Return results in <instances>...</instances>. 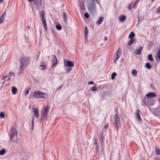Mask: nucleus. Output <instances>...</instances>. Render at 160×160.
<instances>
[{
	"label": "nucleus",
	"instance_id": "1",
	"mask_svg": "<svg viewBox=\"0 0 160 160\" xmlns=\"http://www.w3.org/2000/svg\"><path fill=\"white\" fill-rule=\"evenodd\" d=\"M31 61V58L30 57L23 56L21 57L19 60L20 65L19 68V73H22L24 68L28 66Z\"/></svg>",
	"mask_w": 160,
	"mask_h": 160
},
{
	"label": "nucleus",
	"instance_id": "2",
	"mask_svg": "<svg viewBox=\"0 0 160 160\" xmlns=\"http://www.w3.org/2000/svg\"><path fill=\"white\" fill-rule=\"evenodd\" d=\"M10 138L11 142H16L17 140H18V132L16 129L14 127L12 128L10 130Z\"/></svg>",
	"mask_w": 160,
	"mask_h": 160
},
{
	"label": "nucleus",
	"instance_id": "3",
	"mask_svg": "<svg viewBox=\"0 0 160 160\" xmlns=\"http://www.w3.org/2000/svg\"><path fill=\"white\" fill-rule=\"evenodd\" d=\"M33 96L35 98H43L47 97V94L40 91H34L33 92Z\"/></svg>",
	"mask_w": 160,
	"mask_h": 160
},
{
	"label": "nucleus",
	"instance_id": "4",
	"mask_svg": "<svg viewBox=\"0 0 160 160\" xmlns=\"http://www.w3.org/2000/svg\"><path fill=\"white\" fill-rule=\"evenodd\" d=\"M39 16L41 18V20L42 22V24L44 26L45 30L47 31V27L46 22L45 12L43 11H42L40 12Z\"/></svg>",
	"mask_w": 160,
	"mask_h": 160
},
{
	"label": "nucleus",
	"instance_id": "5",
	"mask_svg": "<svg viewBox=\"0 0 160 160\" xmlns=\"http://www.w3.org/2000/svg\"><path fill=\"white\" fill-rule=\"evenodd\" d=\"M115 123L116 127L117 130L118 131L121 126L119 118L117 114L114 116Z\"/></svg>",
	"mask_w": 160,
	"mask_h": 160
},
{
	"label": "nucleus",
	"instance_id": "6",
	"mask_svg": "<svg viewBox=\"0 0 160 160\" xmlns=\"http://www.w3.org/2000/svg\"><path fill=\"white\" fill-rule=\"evenodd\" d=\"M64 66L68 67H72L74 65V63L73 61H67L66 60H64Z\"/></svg>",
	"mask_w": 160,
	"mask_h": 160
},
{
	"label": "nucleus",
	"instance_id": "7",
	"mask_svg": "<svg viewBox=\"0 0 160 160\" xmlns=\"http://www.w3.org/2000/svg\"><path fill=\"white\" fill-rule=\"evenodd\" d=\"M93 141H94V142L93 143V144L95 146L94 148H92V150H93L95 153H97L98 151V139L96 138V137H95L94 138H93Z\"/></svg>",
	"mask_w": 160,
	"mask_h": 160
},
{
	"label": "nucleus",
	"instance_id": "8",
	"mask_svg": "<svg viewBox=\"0 0 160 160\" xmlns=\"http://www.w3.org/2000/svg\"><path fill=\"white\" fill-rule=\"evenodd\" d=\"M96 8V6L95 3H94V4L90 5L88 7V9L90 12L93 13L95 11Z\"/></svg>",
	"mask_w": 160,
	"mask_h": 160
},
{
	"label": "nucleus",
	"instance_id": "9",
	"mask_svg": "<svg viewBox=\"0 0 160 160\" xmlns=\"http://www.w3.org/2000/svg\"><path fill=\"white\" fill-rule=\"evenodd\" d=\"M34 4L38 8L41 7L42 4V0H34Z\"/></svg>",
	"mask_w": 160,
	"mask_h": 160
},
{
	"label": "nucleus",
	"instance_id": "10",
	"mask_svg": "<svg viewBox=\"0 0 160 160\" xmlns=\"http://www.w3.org/2000/svg\"><path fill=\"white\" fill-rule=\"evenodd\" d=\"M52 61V67H54L56 66L58 63V60L55 55H53Z\"/></svg>",
	"mask_w": 160,
	"mask_h": 160
},
{
	"label": "nucleus",
	"instance_id": "11",
	"mask_svg": "<svg viewBox=\"0 0 160 160\" xmlns=\"http://www.w3.org/2000/svg\"><path fill=\"white\" fill-rule=\"evenodd\" d=\"M50 108V106H48L45 107L44 110V111L42 113V118H44L46 117L48 115V110Z\"/></svg>",
	"mask_w": 160,
	"mask_h": 160
},
{
	"label": "nucleus",
	"instance_id": "12",
	"mask_svg": "<svg viewBox=\"0 0 160 160\" xmlns=\"http://www.w3.org/2000/svg\"><path fill=\"white\" fill-rule=\"evenodd\" d=\"M140 111L139 109L137 110L136 112H135V116L137 121L139 122H141L142 119L140 115Z\"/></svg>",
	"mask_w": 160,
	"mask_h": 160
},
{
	"label": "nucleus",
	"instance_id": "13",
	"mask_svg": "<svg viewBox=\"0 0 160 160\" xmlns=\"http://www.w3.org/2000/svg\"><path fill=\"white\" fill-rule=\"evenodd\" d=\"M121 50V49L119 48L118 49L116 52V56L114 60V62H116L117 60L120 57L121 53L120 52Z\"/></svg>",
	"mask_w": 160,
	"mask_h": 160
},
{
	"label": "nucleus",
	"instance_id": "14",
	"mask_svg": "<svg viewBox=\"0 0 160 160\" xmlns=\"http://www.w3.org/2000/svg\"><path fill=\"white\" fill-rule=\"evenodd\" d=\"M156 94L154 92H150L148 93L146 95V96L148 98H153L156 97Z\"/></svg>",
	"mask_w": 160,
	"mask_h": 160
},
{
	"label": "nucleus",
	"instance_id": "15",
	"mask_svg": "<svg viewBox=\"0 0 160 160\" xmlns=\"http://www.w3.org/2000/svg\"><path fill=\"white\" fill-rule=\"evenodd\" d=\"M32 111L34 113V115L37 118H38L39 116V110L37 108H33Z\"/></svg>",
	"mask_w": 160,
	"mask_h": 160
},
{
	"label": "nucleus",
	"instance_id": "16",
	"mask_svg": "<svg viewBox=\"0 0 160 160\" xmlns=\"http://www.w3.org/2000/svg\"><path fill=\"white\" fill-rule=\"evenodd\" d=\"M139 49L135 50V53L136 55H140L141 54V51L143 49V47L139 46Z\"/></svg>",
	"mask_w": 160,
	"mask_h": 160
},
{
	"label": "nucleus",
	"instance_id": "17",
	"mask_svg": "<svg viewBox=\"0 0 160 160\" xmlns=\"http://www.w3.org/2000/svg\"><path fill=\"white\" fill-rule=\"evenodd\" d=\"M62 17H63L64 21L65 23H66L68 19V15L67 13L65 12H63Z\"/></svg>",
	"mask_w": 160,
	"mask_h": 160
},
{
	"label": "nucleus",
	"instance_id": "18",
	"mask_svg": "<svg viewBox=\"0 0 160 160\" xmlns=\"http://www.w3.org/2000/svg\"><path fill=\"white\" fill-rule=\"evenodd\" d=\"M154 101L151 99H148L147 100V103L148 104V106H152L154 105Z\"/></svg>",
	"mask_w": 160,
	"mask_h": 160
},
{
	"label": "nucleus",
	"instance_id": "19",
	"mask_svg": "<svg viewBox=\"0 0 160 160\" xmlns=\"http://www.w3.org/2000/svg\"><path fill=\"white\" fill-rule=\"evenodd\" d=\"M6 12L5 11L4 13L2 15L1 17L0 18V24L2 23L5 20V17L6 15Z\"/></svg>",
	"mask_w": 160,
	"mask_h": 160
},
{
	"label": "nucleus",
	"instance_id": "20",
	"mask_svg": "<svg viewBox=\"0 0 160 160\" xmlns=\"http://www.w3.org/2000/svg\"><path fill=\"white\" fill-rule=\"evenodd\" d=\"M126 17L124 15H122L119 18V19L121 22H123L126 20Z\"/></svg>",
	"mask_w": 160,
	"mask_h": 160
},
{
	"label": "nucleus",
	"instance_id": "21",
	"mask_svg": "<svg viewBox=\"0 0 160 160\" xmlns=\"http://www.w3.org/2000/svg\"><path fill=\"white\" fill-rule=\"evenodd\" d=\"M12 91L13 94H16L17 91V88L14 87H12Z\"/></svg>",
	"mask_w": 160,
	"mask_h": 160
},
{
	"label": "nucleus",
	"instance_id": "22",
	"mask_svg": "<svg viewBox=\"0 0 160 160\" xmlns=\"http://www.w3.org/2000/svg\"><path fill=\"white\" fill-rule=\"evenodd\" d=\"M103 20V18L102 17H99L98 20L97 21V24L98 25L100 24Z\"/></svg>",
	"mask_w": 160,
	"mask_h": 160
},
{
	"label": "nucleus",
	"instance_id": "23",
	"mask_svg": "<svg viewBox=\"0 0 160 160\" xmlns=\"http://www.w3.org/2000/svg\"><path fill=\"white\" fill-rule=\"evenodd\" d=\"M88 29L87 27L85 26V36L86 39H87V35H88Z\"/></svg>",
	"mask_w": 160,
	"mask_h": 160
},
{
	"label": "nucleus",
	"instance_id": "24",
	"mask_svg": "<svg viewBox=\"0 0 160 160\" xmlns=\"http://www.w3.org/2000/svg\"><path fill=\"white\" fill-rule=\"evenodd\" d=\"M79 6L80 8L82 10H85V9L84 4V3L82 2H81L79 3Z\"/></svg>",
	"mask_w": 160,
	"mask_h": 160
},
{
	"label": "nucleus",
	"instance_id": "25",
	"mask_svg": "<svg viewBox=\"0 0 160 160\" xmlns=\"http://www.w3.org/2000/svg\"><path fill=\"white\" fill-rule=\"evenodd\" d=\"M148 59L151 62L153 61V58L152 54H150L148 55Z\"/></svg>",
	"mask_w": 160,
	"mask_h": 160
},
{
	"label": "nucleus",
	"instance_id": "26",
	"mask_svg": "<svg viewBox=\"0 0 160 160\" xmlns=\"http://www.w3.org/2000/svg\"><path fill=\"white\" fill-rule=\"evenodd\" d=\"M142 105L144 106L148 107V104L145 101V99H142Z\"/></svg>",
	"mask_w": 160,
	"mask_h": 160
},
{
	"label": "nucleus",
	"instance_id": "27",
	"mask_svg": "<svg viewBox=\"0 0 160 160\" xmlns=\"http://www.w3.org/2000/svg\"><path fill=\"white\" fill-rule=\"evenodd\" d=\"M145 66L148 69H150L152 68V66L149 62L146 63L145 64Z\"/></svg>",
	"mask_w": 160,
	"mask_h": 160
},
{
	"label": "nucleus",
	"instance_id": "28",
	"mask_svg": "<svg viewBox=\"0 0 160 160\" xmlns=\"http://www.w3.org/2000/svg\"><path fill=\"white\" fill-rule=\"evenodd\" d=\"M66 70V73H69L72 69L71 68L68 67L64 66Z\"/></svg>",
	"mask_w": 160,
	"mask_h": 160
},
{
	"label": "nucleus",
	"instance_id": "29",
	"mask_svg": "<svg viewBox=\"0 0 160 160\" xmlns=\"http://www.w3.org/2000/svg\"><path fill=\"white\" fill-rule=\"evenodd\" d=\"M135 35L133 32H132L129 34V38L133 39V38L134 37Z\"/></svg>",
	"mask_w": 160,
	"mask_h": 160
},
{
	"label": "nucleus",
	"instance_id": "30",
	"mask_svg": "<svg viewBox=\"0 0 160 160\" xmlns=\"http://www.w3.org/2000/svg\"><path fill=\"white\" fill-rule=\"evenodd\" d=\"M56 28L58 30H60L62 29V27L60 24H58L56 26Z\"/></svg>",
	"mask_w": 160,
	"mask_h": 160
},
{
	"label": "nucleus",
	"instance_id": "31",
	"mask_svg": "<svg viewBox=\"0 0 160 160\" xmlns=\"http://www.w3.org/2000/svg\"><path fill=\"white\" fill-rule=\"evenodd\" d=\"M137 74V72L136 70H133L132 71V75L136 76Z\"/></svg>",
	"mask_w": 160,
	"mask_h": 160
},
{
	"label": "nucleus",
	"instance_id": "32",
	"mask_svg": "<svg viewBox=\"0 0 160 160\" xmlns=\"http://www.w3.org/2000/svg\"><path fill=\"white\" fill-rule=\"evenodd\" d=\"M30 89V88H29L25 90L24 92V95L26 96H27L28 94Z\"/></svg>",
	"mask_w": 160,
	"mask_h": 160
},
{
	"label": "nucleus",
	"instance_id": "33",
	"mask_svg": "<svg viewBox=\"0 0 160 160\" xmlns=\"http://www.w3.org/2000/svg\"><path fill=\"white\" fill-rule=\"evenodd\" d=\"M135 41V39H131L130 40L129 42L128 45L129 46H130L132 44L133 42H134Z\"/></svg>",
	"mask_w": 160,
	"mask_h": 160
},
{
	"label": "nucleus",
	"instance_id": "34",
	"mask_svg": "<svg viewBox=\"0 0 160 160\" xmlns=\"http://www.w3.org/2000/svg\"><path fill=\"white\" fill-rule=\"evenodd\" d=\"M6 151L5 149H3L0 151V155H2L6 152Z\"/></svg>",
	"mask_w": 160,
	"mask_h": 160
},
{
	"label": "nucleus",
	"instance_id": "35",
	"mask_svg": "<svg viewBox=\"0 0 160 160\" xmlns=\"http://www.w3.org/2000/svg\"><path fill=\"white\" fill-rule=\"evenodd\" d=\"M117 74L116 72H113L111 74V79H114L115 78V77L116 76Z\"/></svg>",
	"mask_w": 160,
	"mask_h": 160
},
{
	"label": "nucleus",
	"instance_id": "36",
	"mask_svg": "<svg viewBox=\"0 0 160 160\" xmlns=\"http://www.w3.org/2000/svg\"><path fill=\"white\" fill-rule=\"evenodd\" d=\"M40 69L44 70L46 68V67L44 65H40L39 66Z\"/></svg>",
	"mask_w": 160,
	"mask_h": 160
},
{
	"label": "nucleus",
	"instance_id": "37",
	"mask_svg": "<svg viewBox=\"0 0 160 160\" xmlns=\"http://www.w3.org/2000/svg\"><path fill=\"white\" fill-rule=\"evenodd\" d=\"M0 117L1 118H5V114L4 112H0Z\"/></svg>",
	"mask_w": 160,
	"mask_h": 160
},
{
	"label": "nucleus",
	"instance_id": "38",
	"mask_svg": "<svg viewBox=\"0 0 160 160\" xmlns=\"http://www.w3.org/2000/svg\"><path fill=\"white\" fill-rule=\"evenodd\" d=\"M97 90V88L96 87H93L91 88V91H96Z\"/></svg>",
	"mask_w": 160,
	"mask_h": 160
},
{
	"label": "nucleus",
	"instance_id": "39",
	"mask_svg": "<svg viewBox=\"0 0 160 160\" xmlns=\"http://www.w3.org/2000/svg\"><path fill=\"white\" fill-rule=\"evenodd\" d=\"M156 60L159 62L160 61V55H158V56L156 57Z\"/></svg>",
	"mask_w": 160,
	"mask_h": 160
},
{
	"label": "nucleus",
	"instance_id": "40",
	"mask_svg": "<svg viewBox=\"0 0 160 160\" xmlns=\"http://www.w3.org/2000/svg\"><path fill=\"white\" fill-rule=\"evenodd\" d=\"M89 15L88 13H85L84 14V17L86 18H89Z\"/></svg>",
	"mask_w": 160,
	"mask_h": 160
},
{
	"label": "nucleus",
	"instance_id": "41",
	"mask_svg": "<svg viewBox=\"0 0 160 160\" xmlns=\"http://www.w3.org/2000/svg\"><path fill=\"white\" fill-rule=\"evenodd\" d=\"M156 152L157 154L159 155L160 153V150L159 148H156Z\"/></svg>",
	"mask_w": 160,
	"mask_h": 160
},
{
	"label": "nucleus",
	"instance_id": "42",
	"mask_svg": "<svg viewBox=\"0 0 160 160\" xmlns=\"http://www.w3.org/2000/svg\"><path fill=\"white\" fill-rule=\"evenodd\" d=\"M34 118L33 117L32 121V129L33 130V125H34Z\"/></svg>",
	"mask_w": 160,
	"mask_h": 160
},
{
	"label": "nucleus",
	"instance_id": "43",
	"mask_svg": "<svg viewBox=\"0 0 160 160\" xmlns=\"http://www.w3.org/2000/svg\"><path fill=\"white\" fill-rule=\"evenodd\" d=\"M156 13H159L160 14V6L158 7L157 8L156 11Z\"/></svg>",
	"mask_w": 160,
	"mask_h": 160
},
{
	"label": "nucleus",
	"instance_id": "44",
	"mask_svg": "<svg viewBox=\"0 0 160 160\" xmlns=\"http://www.w3.org/2000/svg\"><path fill=\"white\" fill-rule=\"evenodd\" d=\"M101 138L102 139L101 143H102V142H103V140L104 139V137L103 136V134L102 133V134H101Z\"/></svg>",
	"mask_w": 160,
	"mask_h": 160
},
{
	"label": "nucleus",
	"instance_id": "45",
	"mask_svg": "<svg viewBox=\"0 0 160 160\" xmlns=\"http://www.w3.org/2000/svg\"><path fill=\"white\" fill-rule=\"evenodd\" d=\"M132 5L130 3L129 4V6H128V8L129 9H130V10H131V8H132Z\"/></svg>",
	"mask_w": 160,
	"mask_h": 160
},
{
	"label": "nucleus",
	"instance_id": "46",
	"mask_svg": "<svg viewBox=\"0 0 160 160\" xmlns=\"http://www.w3.org/2000/svg\"><path fill=\"white\" fill-rule=\"evenodd\" d=\"M8 74L10 75V76H11L12 75H14V73L12 72H10L9 73H8Z\"/></svg>",
	"mask_w": 160,
	"mask_h": 160
},
{
	"label": "nucleus",
	"instance_id": "47",
	"mask_svg": "<svg viewBox=\"0 0 160 160\" xmlns=\"http://www.w3.org/2000/svg\"><path fill=\"white\" fill-rule=\"evenodd\" d=\"M94 83V82L93 81H90L88 82V84H93Z\"/></svg>",
	"mask_w": 160,
	"mask_h": 160
},
{
	"label": "nucleus",
	"instance_id": "48",
	"mask_svg": "<svg viewBox=\"0 0 160 160\" xmlns=\"http://www.w3.org/2000/svg\"><path fill=\"white\" fill-rule=\"evenodd\" d=\"M62 85H61V86H59V87H58V88H57V90H58L60 88H62Z\"/></svg>",
	"mask_w": 160,
	"mask_h": 160
},
{
	"label": "nucleus",
	"instance_id": "49",
	"mask_svg": "<svg viewBox=\"0 0 160 160\" xmlns=\"http://www.w3.org/2000/svg\"><path fill=\"white\" fill-rule=\"evenodd\" d=\"M139 0H136L135 2V4H137Z\"/></svg>",
	"mask_w": 160,
	"mask_h": 160
},
{
	"label": "nucleus",
	"instance_id": "50",
	"mask_svg": "<svg viewBox=\"0 0 160 160\" xmlns=\"http://www.w3.org/2000/svg\"><path fill=\"white\" fill-rule=\"evenodd\" d=\"M108 127V125H106L105 126H104V128H107Z\"/></svg>",
	"mask_w": 160,
	"mask_h": 160
},
{
	"label": "nucleus",
	"instance_id": "51",
	"mask_svg": "<svg viewBox=\"0 0 160 160\" xmlns=\"http://www.w3.org/2000/svg\"><path fill=\"white\" fill-rule=\"evenodd\" d=\"M158 55H160V48L159 49L158 53Z\"/></svg>",
	"mask_w": 160,
	"mask_h": 160
},
{
	"label": "nucleus",
	"instance_id": "52",
	"mask_svg": "<svg viewBox=\"0 0 160 160\" xmlns=\"http://www.w3.org/2000/svg\"><path fill=\"white\" fill-rule=\"evenodd\" d=\"M136 4H135V3L133 5L132 7V8H134V7H135V5H136Z\"/></svg>",
	"mask_w": 160,
	"mask_h": 160
},
{
	"label": "nucleus",
	"instance_id": "53",
	"mask_svg": "<svg viewBox=\"0 0 160 160\" xmlns=\"http://www.w3.org/2000/svg\"><path fill=\"white\" fill-rule=\"evenodd\" d=\"M39 52H38V55H37V59H38V58L39 56Z\"/></svg>",
	"mask_w": 160,
	"mask_h": 160
},
{
	"label": "nucleus",
	"instance_id": "54",
	"mask_svg": "<svg viewBox=\"0 0 160 160\" xmlns=\"http://www.w3.org/2000/svg\"><path fill=\"white\" fill-rule=\"evenodd\" d=\"M34 0H28V1L29 2H32V1H34Z\"/></svg>",
	"mask_w": 160,
	"mask_h": 160
},
{
	"label": "nucleus",
	"instance_id": "55",
	"mask_svg": "<svg viewBox=\"0 0 160 160\" xmlns=\"http://www.w3.org/2000/svg\"><path fill=\"white\" fill-rule=\"evenodd\" d=\"M151 87H152V88H153L154 86L153 84H151Z\"/></svg>",
	"mask_w": 160,
	"mask_h": 160
},
{
	"label": "nucleus",
	"instance_id": "56",
	"mask_svg": "<svg viewBox=\"0 0 160 160\" xmlns=\"http://www.w3.org/2000/svg\"><path fill=\"white\" fill-rule=\"evenodd\" d=\"M107 37H105L104 38V40L105 41H106L107 40Z\"/></svg>",
	"mask_w": 160,
	"mask_h": 160
},
{
	"label": "nucleus",
	"instance_id": "57",
	"mask_svg": "<svg viewBox=\"0 0 160 160\" xmlns=\"http://www.w3.org/2000/svg\"><path fill=\"white\" fill-rule=\"evenodd\" d=\"M27 28L28 29H29L30 28V26H27Z\"/></svg>",
	"mask_w": 160,
	"mask_h": 160
},
{
	"label": "nucleus",
	"instance_id": "58",
	"mask_svg": "<svg viewBox=\"0 0 160 160\" xmlns=\"http://www.w3.org/2000/svg\"><path fill=\"white\" fill-rule=\"evenodd\" d=\"M7 77V76H4V77H3V79L4 80L5 79V78H6Z\"/></svg>",
	"mask_w": 160,
	"mask_h": 160
},
{
	"label": "nucleus",
	"instance_id": "59",
	"mask_svg": "<svg viewBox=\"0 0 160 160\" xmlns=\"http://www.w3.org/2000/svg\"><path fill=\"white\" fill-rule=\"evenodd\" d=\"M3 1V0H0V3H2Z\"/></svg>",
	"mask_w": 160,
	"mask_h": 160
},
{
	"label": "nucleus",
	"instance_id": "60",
	"mask_svg": "<svg viewBox=\"0 0 160 160\" xmlns=\"http://www.w3.org/2000/svg\"><path fill=\"white\" fill-rule=\"evenodd\" d=\"M10 79H11V78H9L8 79V80L6 81H8L10 80Z\"/></svg>",
	"mask_w": 160,
	"mask_h": 160
},
{
	"label": "nucleus",
	"instance_id": "61",
	"mask_svg": "<svg viewBox=\"0 0 160 160\" xmlns=\"http://www.w3.org/2000/svg\"><path fill=\"white\" fill-rule=\"evenodd\" d=\"M138 23H139V22H140V18H139V17H138Z\"/></svg>",
	"mask_w": 160,
	"mask_h": 160
},
{
	"label": "nucleus",
	"instance_id": "62",
	"mask_svg": "<svg viewBox=\"0 0 160 160\" xmlns=\"http://www.w3.org/2000/svg\"><path fill=\"white\" fill-rule=\"evenodd\" d=\"M7 77H9V76H10V75H9V74H8V75H7Z\"/></svg>",
	"mask_w": 160,
	"mask_h": 160
},
{
	"label": "nucleus",
	"instance_id": "63",
	"mask_svg": "<svg viewBox=\"0 0 160 160\" xmlns=\"http://www.w3.org/2000/svg\"><path fill=\"white\" fill-rule=\"evenodd\" d=\"M155 0H151L152 2H153Z\"/></svg>",
	"mask_w": 160,
	"mask_h": 160
},
{
	"label": "nucleus",
	"instance_id": "64",
	"mask_svg": "<svg viewBox=\"0 0 160 160\" xmlns=\"http://www.w3.org/2000/svg\"><path fill=\"white\" fill-rule=\"evenodd\" d=\"M159 102H160V98H159Z\"/></svg>",
	"mask_w": 160,
	"mask_h": 160
}]
</instances>
